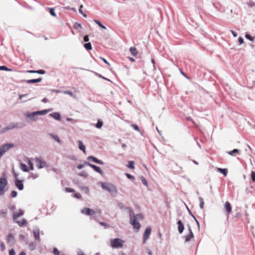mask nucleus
<instances>
[{
  "label": "nucleus",
  "instance_id": "f257e3e1",
  "mask_svg": "<svg viewBox=\"0 0 255 255\" xmlns=\"http://www.w3.org/2000/svg\"><path fill=\"white\" fill-rule=\"evenodd\" d=\"M51 111L52 110L49 109L31 113L27 112L24 114V116L28 119L29 122H33L38 120V115H45Z\"/></svg>",
  "mask_w": 255,
  "mask_h": 255
},
{
  "label": "nucleus",
  "instance_id": "f03ea898",
  "mask_svg": "<svg viewBox=\"0 0 255 255\" xmlns=\"http://www.w3.org/2000/svg\"><path fill=\"white\" fill-rule=\"evenodd\" d=\"M102 188L113 194H117L118 189L115 185L112 183L103 182L101 183Z\"/></svg>",
  "mask_w": 255,
  "mask_h": 255
},
{
  "label": "nucleus",
  "instance_id": "7ed1b4c3",
  "mask_svg": "<svg viewBox=\"0 0 255 255\" xmlns=\"http://www.w3.org/2000/svg\"><path fill=\"white\" fill-rule=\"evenodd\" d=\"M130 223L132 225L134 230L137 232L140 228V224L136 221L135 216L134 215L133 211L131 210L129 211Z\"/></svg>",
  "mask_w": 255,
  "mask_h": 255
},
{
  "label": "nucleus",
  "instance_id": "20e7f679",
  "mask_svg": "<svg viewBox=\"0 0 255 255\" xmlns=\"http://www.w3.org/2000/svg\"><path fill=\"white\" fill-rule=\"evenodd\" d=\"M125 241L120 238H116L111 240V246L113 248H122Z\"/></svg>",
  "mask_w": 255,
  "mask_h": 255
},
{
  "label": "nucleus",
  "instance_id": "39448f33",
  "mask_svg": "<svg viewBox=\"0 0 255 255\" xmlns=\"http://www.w3.org/2000/svg\"><path fill=\"white\" fill-rule=\"evenodd\" d=\"M7 184V181L6 178H0V195H3L4 193V189Z\"/></svg>",
  "mask_w": 255,
  "mask_h": 255
},
{
  "label": "nucleus",
  "instance_id": "423d86ee",
  "mask_svg": "<svg viewBox=\"0 0 255 255\" xmlns=\"http://www.w3.org/2000/svg\"><path fill=\"white\" fill-rule=\"evenodd\" d=\"M81 213L83 214L91 216V218H95V214L96 211H94L93 209L88 208H84L81 210Z\"/></svg>",
  "mask_w": 255,
  "mask_h": 255
},
{
  "label": "nucleus",
  "instance_id": "0eeeda50",
  "mask_svg": "<svg viewBox=\"0 0 255 255\" xmlns=\"http://www.w3.org/2000/svg\"><path fill=\"white\" fill-rule=\"evenodd\" d=\"M18 128V124L14 123H11L5 127L4 128L0 130V133H3L7 130H11L15 128Z\"/></svg>",
  "mask_w": 255,
  "mask_h": 255
},
{
  "label": "nucleus",
  "instance_id": "6e6552de",
  "mask_svg": "<svg viewBox=\"0 0 255 255\" xmlns=\"http://www.w3.org/2000/svg\"><path fill=\"white\" fill-rule=\"evenodd\" d=\"M14 146V145L12 143H7L3 144L1 146H0V149L1 150L2 153L3 154H4L9 149L13 147Z\"/></svg>",
  "mask_w": 255,
  "mask_h": 255
},
{
  "label": "nucleus",
  "instance_id": "1a4fd4ad",
  "mask_svg": "<svg viewBox=\"0 0 255 255\" xmlns=\"http://www.w3.org/2000/svg\"><path fill=\"white\" fill-rule=\"evenodd\" d=\"M151 229L150 227L146 228L145 231L143 234V243L144 244L146 241L148 239L151 234Z\"/></svg>",
  "mask_w": 255,
  "mask_h": 255
},
{
  "label": "nucleus",
  "instance_id": "9d476101",
  "mask_svg": "<svg viewBox=\"0 0 255 255\" xmlns=\"http://www.w3.org/2000/svg\"><path fill=\"white\" fill-rule=\"evenodd\" d=\"M35 163L36 166L39 168H42L46 166V162L44 160H42L38 158L35 159Z\"/></svg>",
  "mask_w": 255,
  "mask_h": 255
},
{
  "label": "nucleus",
  "instance_id": "9b49d317",
  "mask_svg": "<svg viewBox=\"0 0 255 255\" xmlns=\"http://www.w3.org/2000/svg\"><path fill=\"white\" fill-rule=\"evenodd\" d=\"M188 230L189 232V234L184 237V238L185 239V242L190 241L191 239L193 238L194 237V235L193 234V232L190 227H189Z\"/></svg>",
  "mask_w": 255,
  "mask_h": 255
},
{
  "label": "nucleus",
  "instance_id": "f8f14e48",
  "mask_svg": "<svg viewBox=\"0 0 255 255\" xmlns=\"http://www.w3.org/2000/svg\"><path fill=\"white\" fill-rule=\"evenodd\" d=\"M22 182V180H20L18 179H16L15 180V185L19 190L23 189V184Z\"/></svg>",
  "mask_w": 255,
  "mask_h": 255
},
{
  "label": "nucleus",
  "instance_id": "ddd939ff",
  "mask_svg": "<svg viewBox=\"0 0 255 255\" xmlns=\"http://www.w3.org/2000/svg\"><path fill=\"white\" fill-rule=\"evenodd\" d=\"M86 164H87L88 165H89V166L92 167L93 169H94L98 173H100L101 174H102L103 171H102V170H101V169L99 167H98V166H96V165H95L94 164H92L91 163H90L89 162H86Z\"/></svg>",
  "mask_w": 255,
  "mask_h": 255
},
{
  "label": "nucleus",
  "instance_id": "4468645a",
  "mask_svg": "<svg viewBox=\"0 0 255 255\" xmlns=\"http://www.w3.org/2000/svg\"><path fill=\"white\" fill-rule=\"evenodd\" d=\"M24 214V212L23 210L20 209L18 210V211L17 212H14L13 213V219L14 221H16V219L22 216Z\"/></svg>",
  "mask_w": 255,
  "mask_h": 255
},
{
  "label": "nucleus",
  "instance_id": "2eb2a0df",
  "mask_svg": "<svg viewBox=\"0 0 255 255\" xmlns=\"http://www.w3.org/2000/svg\"><path fill=\"white\" fill-rule=\"evenodd\" d=\"M77 143L79 149L82 150L83 152V153H86V146L83 144V142L81 140H79L77 141Z\"/></svg>",
  "mask_w": 255,
  "mask_h": 255
},
{
  "label": "nucleus",
  "instance_id": "dca6fc26",
  "mask_svg": "<svg viewBox=\"0 0 255 255\" xmlns=\"http://www.w3.org/2000/svg\"><path fill=\"white\" fill-rule=\"evenodd\" d=\"M49 116L51 117L55 120L60 121L61 120V115L58 112H54L53 113L50 114Z\"/></svg>",
  "mask_w": 255,
  "mask_h": 255
},
{
  "label": "nucleus",
  "instance_id": "f3484780",
  "mask_svg": "<svg viewBox=\"0 0 255 255\" xmlns=\"http://www.w3.org/2000/svg\"><path fill=\"white\" fill-rule=\"evenodd\" d=\"M178 224V230L180 234H181L183 233L184 229V226L183 224L182 221L181 220H179L177 222Z\"/></svg>",
  "mask_w": 255,
  "mask_h": 255
},
{
  "label": "nucleus",
  "instance_id": "a211bd4d",
  "mask_svg": "<svg viewBox=\"0 0 255 255\" xmlns=\"http://www.w3.org/2000/svg\"><path fill=\"white\" fill-rule=\"evenodd\" d=\"M88 159L89 160H92L93 162H94L97 164H99L100 165L104 164V162L102 160H99L98 159H97V158H96L94 156H89Z\"/></svg>",
  "mask_w": 255,
  "mask_h": 255
},
{
  "label": "nucleus",
  "instance_id": "6ab92c4d",
  "mask_svg": "<svg viewBox=\"0 0 255 255\" xmlns=\"http://www.w3.org/2000/svg\"><path fill=\"white\" fill-rule=\"evenodd\" d=\"M224 207L228 214H230L232 212V207L229 202H226L225 203Z\"/></svg>",
  "mask_w": 255,
  "mask_h": 255
},
{
  "label": "nucleus",
  "instance_id": "aec40b11",
  "mask_svg": "<svg viewBox=\"0 0 255 255\" xmlns=\"http://www.w3.org/2000/svg\"><path fill=\"white\" fill-rule=\"evenodd\" d=\"M42 81V78H39L36 79H31V80H26L25 82L27 84H33L35 83H38Z\"/></svg>",
  "mask_w": 255,
  "mask_h": 255
},
{
  "label": "nucleus",
  "instance_id": "412c9836",
  "mask_svg": "<svg viewBox=\"0 0 255 255\" xmlns=\"http://www.w3.org/2000/svg\"><path fill=\"white\" fill-rule=\"evenodd\" d=\"M16 223L18 224V225L20 226V227H23L24 226H26L27 225V221H26L25 219H22L20 221H15Z\"/></svg>",
  "mask_w": 255,
  "mask_h": 255
},
{
  "label": "nucleus",
  "instance_id": "4be33fe9",
  "mask_svg": "<svg viewBox=\"0 0 255 255\" xmlns=\"http://www.w3.org/2000/svg\"><path fill=\"white\" fill-rule=\"evenodd\" d=\"M33 234H34V236L35 240H39L40 232H39V230L38 228H36L34 230Z\"/></svg>",
  "mask_w": 255,
  "mask_h": 255
},
{
  "label": "nucleus",
  "instance_id": "5701e85b",
  "mask_svg": "<svg viewBox=\"0 0 255 255\" xmlns=\"http://www.w3.org/2000/svg\"><path fill=\"white\" fill-rule=\"evenodd\" d=\"M49 135L59 143H61V140L57 135L50 133L49 134Z\"/></svg>",
  "mask_w": 255,
  "mask_h": 255
},
{
  "label": "nucleus",
  "instance_id": "b1692460",
  "mask_svg": "<svg viewBox=\"0 0 255 255\" xmlns=\"http://www.w3.org/2000/svg\"><path fill=\"white\" fill-rule=\"evenodd\" d=\"M130 51L132 56H135L137 54V51L135 47H131L130 48Z\"/></svg>",
  "mask_w": 255,
  "mask_h": 255
},
{
  "label": "nucleus",
  "instance_id": "393cba45",
  "mask_svg": "<svg viewBox=\"0 0 255 255\" xmlns=\"http://www.w3.org/2000/svg\"><path fill=\"white\" fill-rule=\"evenodd\" d=\"M20 166V169L22 171H23L24 172H28L29 171L28 167L25 164L21 163Z\"/></svg>",
  "mask_w": 255,
  "mask_h": 255
},
{
  "label": "nucleus",
  "instance_id": "a878e982",
  "mask_svg": "<svg viewBox=\"0 0 255 255\" xmlns=\"http://www.w3.org/2000/svg\"><path fill=\"white\" fill-rule=\"evenodd\" d=\"M218 170L221 173H222L225 176H227L228 171L227 169H222L220 168H218Z\"/></svg>",
  "mask_w": 255,
  "mask_h": 255
},
{
  "label": "nucleus",
  "instance_id": "bb28decb",
  "mask_svg": "<svg viewBox=\"0 0 255 255\" xmlns=\"http://www.w3.org/2000/svg\"><path fill=\"white\" fill-rule=\"evenodd\" d=\"M84 47L87 50H91L92 48L91 43L90 42L86 43L84 45Z\"/></svg>",
  "mask_w": 255,
  "mask_h": 255
},
{
  "label": "nucleus",
  "instance_id": "cd10ccee",
  "mask_svg": "<svg viewBox=\"0 0 255 255\" xmlns=\"http://www.w3.org/2000/svg\"><path fill=\"white\" fill-rule=\"evenodd\" d=\"M199 201L200 202V207L201 208V209H203L204 205V202L203 201V199L202 197H200L199 198Z\"/></svg>",
  "mask_w": 255,
  "mask_h": 255
},
{
  "label": "nucleus",
  "instance_id": "c85d7f7f",
  "mask_svg": "<svg viewBox=\"0 0 255 255\" xmlns=\"http://www.w3.org/2000/svg\"><path fill=\"white\" fill-rule=\"evenodd\" d=\"M134 161H130L128 162V164L127 165V167L130 169H134Z\"/></svg>",
  "mask_w": 255,
  "mask_h": 255
},
{
  "label": "nucleus",
  "instance_id": "c756f323",
  "mask_svg": "<svg viewBox=\"0 0 255 255\" xmlns=\"http://www.w3.org/2000/svg\"><path fill=\"white\" fill-rule=\"evenodd\" d=\"M63 93L65 94H67L70 96L72 97L75 98V96L73 94V93L70 91H65L63 92Z\"/></svg>",
  "mask_w": 255,
  "mask_h": 255
},
{
  "label": "nucleus",
  "instance_id": "7c9ffc66",
  "mask_svg": "<svg viewBox=\"0 0 255 255\" xmlns=\"http://www.w3.org/2000/svg\"><path fill=\"white\" fill-rule=\"evenodd\" d=\"M0 70L11 71L12 70L11 69L8 68L5 66H0Z\"/></svg>",
  "mask_w": 255,
  "mask_h": 255
},
{
  "label": "nucleus",
  "instance_id": "2f4dec72",
  "mask_svg": "<svg viewBox=\"0 0 255 255\" xmlns=\"http://www.w3.org/2000/svg\"><path fill=\"white\" fill-rule=\"evenodd\" d=\"M94 21H95V23H97V24L99 26H100L101 27L103 28V29H106V27H105L104 25H103L101 23V22L100 21H99V20H96V19H95V20H94Z\"/></svg>",
  "mask_w": 255,
  "mask_h": 255
},
{
  "label": "nucleus",
  "instance_id": "473e14b6",
  "mask_svg": "<svg viewBox=\"0 0 255 255\" xmlns=\"http://www.w3.org/2000/svg\"><path fill=\"white\" fill-rule=\"evenodd\" d=\"M14 237L11 234H9L7 237V242H12L13 241Z\"/></svg>",
  "mask_w": 255,
  "mask_h": 255
},
{
  "label": "nucleus",
  "instance_id": "72a5a7b5",
  "mask_svg": "<svg viewBox=\"0 0 255 255\" xmlns=\"http://www.w3.org/2000/svg\"><path fill=\"white\" fill-rule=\"evenodd\" d=\"M103 124V122L102 121H98L97 123V124H96V127L97 128H101L102 127Z\"/></svg>",
  "mask_w": 255,
  "mask_h": 255
},
{
  "label": "nucleus",
  "instance_id": "f704fd0d",
  "mask_svg": "<svg viewBox=\"0 0 255 255\" xmlns=\"http://www.w3.org/2000/svg\"><path fill=\"white\" fill-rule=\"evenodd\" d=\"M82 189L87 194H89V188L88 187H87V186H83V187H82Z\"/></svg>",
  "mask_w": 255,
  "mask_h": 255
},
{
  "label": "nucleus",
  "instance_id": "c9c22d12",
  "mask_svg": "<svg viewBox=\"0 0 255 255\" xmlns=\"http://www.w3.org/2000/svg\"><path fill=\"white\" fill-rule=\"evenodd\" d=\"M141 180L142 183L144 185H145L146 186H148V182H147V181H146V180L145 179V178H144L143 177H141Z\"/></svg>",
  "mask_w": 255,
  "mask_h": 255
},
{
  "label": "nucleus",
  "instance_id": "e433bc0d",
  "mask_svg": "<svg viewBox=\"0 0 255 255\" xmlns=\"http://www.w3.org/2000/svg\"><path fill=\"white\" fill-rule=\"evenodd\" d=\"M239 152V150L238 149H234L233 150L230 151L229 154L231 155H234V154Z\"/></svg>",
  "mask_w": 255,
  "mask_h": 255
},
{
  "label": "nucleus",
  "instance_id": "4c0bfd02",
  "mask_svg": "<svg viewBox=\"0 0 255 255\" xmlns=\"http://www.w3.org/2000/svg\"><path fill=\"white\" fill-rule=\"evenodd\" d=\"M245 37L251 41H253L254 40V38H253L250 34H246Z\"/></svg>",
  "mask_w": 255,
  "mask_h": 255
},
{
  "label": "nucleus",
  "instance_id": "58836bf2",
  "mask_svg": "<svg viewBox=\"0 0 255 255\" xmlns=\"http://www.w3.org/2000/svg\"><path fill=\"white\" fill-rule=\"evenodd\" d=\"M49 10H50V13L51 15L53 16H56V13L54 11V9L53 8H50L49 9Z\"/></svg>",
  "mask_w": 255,
  "mask_h": 255
},
{
  "label": "nucleus",
  "instance_id": "ea45409f",
  "mask_svg": "<svg viewBox=\"0 0 255 255\" xmlns=\"http://www.w3.org/2000/svg\"><path fill=\"white\" fill-rule=\"evenodd\" d=\"M28 165H29L30 166V169L31 170H33L34 169V167H33V163L30 160H28Z\"/></svg>",
  "mask_w": 255,
  "mask_h": 255
},
{
  "label": "nucleus",
  "instance_id": "a19ab883",
  "mask_svg": "<svg viewBox=\"0 0 255 255\" xmlns=\"http://www.w3.org/2000/svg\"><path fill=\"white\" fill-rule=\"evenodd\" d=\"M86 162H85L84 163H83V164H81L78 165L77 166V168H78L79 169H82V168H84L86 165H87V164H86Z\"/></svg>",
  "mask_w": 255,
  "mask_h": 255
},
{
  "label": "nucleus",
  "instance_id": "79ce46f5",
  "mask_svg": "<svg viewBox=\"0 0 255 255\" xmlns=\"http://www.w3.org/2000/svg\"><path fill=\"white\" fill-rule=\"evenodd\" d=\"M250 7H253L255 6V3L253 1H250L248 3Z\"/></svg>",
  "mask_w": 255,
  "mask_h": 255
},
{
  "label": "nucleus",
  "instance_id": "37998d69",
  "mask_svg": "<svg viewBox=\"0 0 255 255\" xmlns=\"http://www.w3.org/2000/svg\"><path fill=\"white\" fill-rule=\"evenodd\" d=\"M131 127L136 130L138 131H140V129H139V128H138V127L136 125H134V124H132L131 125Z\"/></svg>",
  "mask_w": 255,
  "mask_h": 255
},
{
  "label": "nucleus",
  "instance_id": "c03bdc74",
  "mask_svg": "<svg viewBox=\"0 0 255 255\" xmlns=\"http://www.w3.org/2000/svg\"><path fill=\"white\" fill-rule=\"evenodd\" d=\"M10 195H11V197H12V198L16 197V196H17V192H16V191H12L11 192Z\"/></svg>",
  "mask_w": 255,
  "mask_h": 255
},
{
  "label": "nucleus",
  "instance_id": "a18cd8bd",
  "mask_svg": "<svg viewBox=\"0 0 255 255\" xmlns=\"http://www.w3.org/2000/svg\"><path fill=\"white\" fill-rule=\"evenodd\" d=\"M53 253L55 255H59V251L56 248L53 249Z\"/></svg>",
  "mask_w": 255,
  "mask_h": 255
},
{
  "label": "nucleus",
  "instance_id": "49530a36",
  "mask_svg": "<svg viewBox=\"0 0 255 255\" xmlns=\"http://www.w3.org/2000/svg\"><path fill=\"white\" fill-rule=\"evenodd\" d=\"M126 175L127 177V178L129 179L133 180L134 179V177L133 176H132L131 175H130V174H129L128 173H126Z\"/></svg>",
  "mask_w": 255,
  "mask_h": 255
},
{
  "label": "nucleus",
  "instance_id": "de8ad7c7",
  "mask_svg": "<svg viewBox=\"0 0 255 255\" xmlns=\"http://www.w3.org/2000/svg\"><path fill=\"white\" fill-rule=\"evenodd\" d=\"M251 177L253 181H255V172L254 171H252L251 172Z\"/></svg>",
  "mask_w": 255,
  "mask_h": 255
},
{
  "label": "nucleus",
  "instance_id": "09e8293b",
  "mask_svg": "<svg viewBox=\"0 0 255 255\" xmlns=\"http://www.w3.org/2000/svg\"><path fill=\"white\" fill-rule=\"evenodd\" d=\"M45 72L44 70H39L36 71V73L39 74H45Z\"/></svg>",
  "mask_w": 255,
  "mask_h": 255
},
{
  "label": "nucleus",
  "instance_id": "8fccbe9b",
  "mask_svg": "<svg viewBox=\"0 0 255 255\" xmlns=\"http://www.w3.org/2000/svg\"><path fill=\"white\" fill-rule=\"evenodd\" d=\"M65 191L67 192H74V189H71V188H65Z\"/></svg>",
  "mask_w": 255,
  "mask_h": 255
},
{
  "label": "nucleus",
  "instance_id": "3c124183",
  "mask_svg": "<svg viewBox=\"0 0 255 255\" xmlns=\"http://www.w3.org/2000/svg\"><path fill=\"white\" fill-rule=\"evenodd\" d=\"M0 248H1V251H3L5 249V245L3 242H1V243H0Z\"/></svg>",
  "mask_w": 255,
  "mask_h": 255
},
{
  "label": "nucleus",
  "instance_id": "603ef678",
  "mask_svg": "<svg viewBox=\"0 0 255 255\" xmlns=\"http://www.w3.org/2000/svg\"><path fill=\"white\" fill-rule=\"evenodd\" d=\"M74 196L78 199H81L82 198V196L80 193H75Z\"/></svg>",
  "mask_w": 255,
  "mask_h": 255
},
{
  "label": "nucleus",
  "instance_id": "864d4df0",
  "mask_svg": "<svg viewBox=\"0 0 255 255\" xmlns=\"http://www.w3.org/2000/svg\"><path fill=\"white\" fill-rule=\"evenodd\" d=\"M9 255H15L14 250L12 249L9 251Z\"/></svg>",
  "mask_w": 255,
  "mask_h": 255
},
{
  "label": "nucleus",
  "instance_id": "5fc2aeb1",
  "mask_svg": "<svg viewBox=\"0 0 255 255\" xmlns=\"http://www.w3.org/2000/svg\"><path fill=\"white\" fill-rule=\"evenodd\" d=\"M79 175H80V176H83V177L87 176V174L86 173V172L85 171L82 172Z\"/></svg>",
  "mask_w": 255,
  "mask_h": 255
},
{
  "label": "nucleus",
  "instance_id": "6e6d98bb",
  "mask_svg": "<svg viewBox=\"0 0 255 255\" xmlns=\"http://www.w3.org/2000/svg\"><path fill=\"white\" fill-rule=\"evenodd\" d=\"M74 26L75 28H78V27H80L81 28V25L80 24L78 23H75L74 24Z\"/></svg>",
  "mask_w": 255,
  "mask_h": 255
},
{
  "label": "nucleus",
  "instance_id": "4d7b16f0",
  "mask_svg": "<svg viewBox=\"0 0 255 255\" xmlns=\"http://www.w3.org/2000/svg\"><path fill=\"white\" fill-rule=\"evenodd\" d=\"M239 42L240 43V44H242L244 43V39L242 37H240L239 38Z\"/></svg>",
  "mask_w": 255,
  "mask_h": 255
},
{
  "label": "nucleus",
  "instance_id": "13d9d810",
  "mask_svg": "<svg viewBox=\"0 0 255 255\" xmlns=\"http://www.w3.org/2000/svg\"><path fill=\"white\" fill-rule=\"evenodd\" d=\"M77 255H85L83 252L81 250H79L77 252Z\"/></svg>",
  "mask_w": 255,
  "mask_h": 255
},
{
  "label": "nucleus",
  "instance_id": "bf43d9fd",
  "mask_svg": "<svg viewBox=\"0 0 255 255\" xmlns=\"http://www.w3.org/2000/svg\"><path fill=\"white\" fill-rule=\"evenodd\" d=\"M28 94H23V95H19V99L21 100L22 98L25 97L27 96Z\"/></svg>",
  "mask_w": 255,
  "mask_h": 255
},
{
  "label": "nucleus",
  "instance_id": "052dcab7",
  "mask_svg": "<svg viewBox=\"0 0 255 255\" xmlns=\"http://www.w3.org/2000/svg\"><path fill=\"white\" fill-rule=\"evenodd\" d=\"M29 248L30 249V250H33L34 248V244L33 243H31L29 244Z\"/></svg>",
  "mask_w": 255,
  "mask_h": 255
},
{
  "label": "nucleus",
  "instance_id": "680f3d73",
  "mask_svg": "<svg viewBox=\"0 0 255 255\" xmlns=\"http://www.w3.org/2000/svg\"><path fill=\"white\" fill-rule=\"evenodd\" d=\"M84 40L85 42H87L89 41V37L87 35H85L84 37Z\"/></svg>",
  "mask_w": 255,
  "mask_h": 255
},
{
  "label": "nucleus",
  "instance_id": "e2e57ef3",
  "mask_svg": "<svg viewBox=\"0 0 255 255\" xmlns=\"http://www.w3.org/2000/svg\"><path fill=\"white\" fill-rule=\"evenodd\" d=\"M230 31L232 33V34L234 37H236L238 36L237 34L234 31L231 30Z\"/></svg>",
  "mask_w": 255,
  "mask_h": 255
},
{
  "label": "nucleus",
  "instance_id": "0e129e2a",
  "mask_svg": "<svg viewBox=\"0 0 255 255\" xmlns=\"http://www.w3.org/2000/svg\"><path fill=\"white\" fill-rule=\"evenodd\" d=\"M100 224L103 226L108 227V225L105 222H100Z\"/></svg>",
  "mask_w": 255,
  "mask_h": 255
},
{
  "label": "nucleus",
  "instance_id": "69168bd1",
  "mask_svg": "<svg viewBox=\"0 0 255 255\" xmlns=\"http://www.w3.org/2000/svg\"><path fill=\"white\" fill-rule=\"evenodd\" d=\"M26 72L28 73H36V71L35 70H27Z\"/></svg>",
  "mask_w": 255,
  "mask_h": 255
},
{
  "label": "nucleus",
  "instance_id": "338daca9",
  "mask_svg": "<svg viewBox=\"0 0 255 255\" xmlns=\"http://www.w3.org/2000/svg\"><path fill=\"white\" fill-rule=\"evenodd\" d=\"M83 7V5H81L80 6V8L79 9V11L81 14H83V11L82 10V8Z\"/></svg>",
  "mask_w": 255,
  "mask_h": 255
},
{
  "label": "nucleus",
  "instance_id": "774afa93",
  "mask_svg": "<svg viewBox=\"0 0 255 255\" xmlns=\"http://www.w3.org/2000/svg\"><path fill=\"white\" fill-rule=\"evenodd\" d=\"M118 206L120 208H123L124 207V205L123 203H119L118 204Z\"/></svg>",
  "mask_w": 255,
  "mask_h": 255
}]
</instances>
